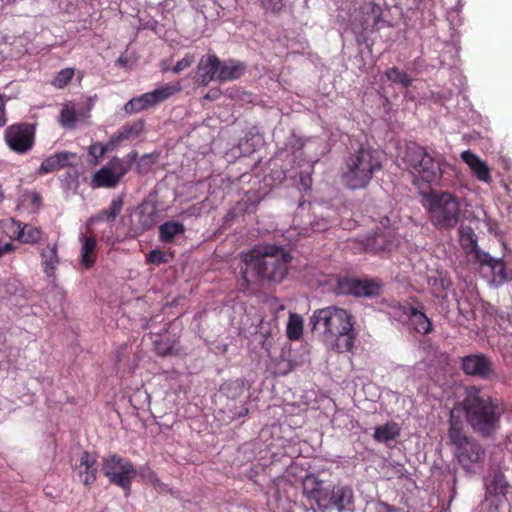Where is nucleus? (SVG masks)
Masks as SVG:
<instances>
[{
  "label": "nucleus",
  "instance_id": "obj_8",
  "mask_svg": "<svg viewBox=\"0 0 512 512\" xmlns=\"http://www.w3.org/2000/svg\"><path fill=\"white\" fill-rule=\"evenodd\" d=\"M428 216L431 223L440 230H450L460 219V205L449 192L432 191L427 195Z\"/></svg>",
  "mask_w": 512,
  "mask_h": 512
},
{
  "label": "nucleus",
  "instance_id": "obj_35",
  "mask_svg": "<svg viewBox=\"0 0 512 512\" xmlns=\"http://www.w3.org/2000/svg\"><path fill=\"white\" fill-rule=\"evenodd\" d=\"M74 74V68H64L56 74L51 83L54 87L63 89L71 82Z\"/></svg>",
  "mask_w": 512,
  "mask_h": 512
},
{
  "label": "nucleus",
  "instance_id": "obj_2",
  "mask_svg": "<svg viewBox=\"0 0 512 512\" xmlns=\"http://www.w3.org/2000/svg\"><path fill=\"white\" fill-rule=\"evenodd\" d=\"M302 487L304 497L321 511L335 509L344 512L353 508L355 494L349 484L338 482L332 485L315 474H308L302 481Z\"/></svg>",
  "mask_w": 512,
  "mask_h": 512
},
{
  "label": "nucleus",
  "instance_id": "obj_42",
  "mask_svg": "<svg viewBox=\"0 0 512 512\" xmlns=\"http://www.w3.org/2000/svg\"><path fill=\"white\" fill-rule=\"evenodd\" d=\"M140 222L142 227L146 229L152 228L156 224V209L152 208L151 212H149L147 215L142 211Z\"/></svg>",
  "mask_w": 512,
  "mask_h": 512
},
{
  "label": "nucleus",
  "instance_id": "obj_47",
  "mask_svg": "<svg viewBox=\"0 0 512 512\" xmlns=\"http://www.w3.org/2000/svg\"><path fill=\"white\" fill-rule=\"evenodd\" d=\"M92 105L88 104L86 108H82L77 111V122L86 121L90 117Z\"/></svg>",
  "mask_w": 512,
  "mask_h": 512
},
{
  "label": "nucleus",
  "instance_id": "obj_38",
  "mask_svg": "<svg viewBox=\"0 0 512 512\" xmlns=\"http://www.w3.org/2000/svg\"><path fill=\"white\" fill-rule=\"evenodd\" d=\"M365 512H399V509L385 502L378 501L369 503L366 506Z\"/></svg>",
  "mask_w": 512,
  "mask_h": 512
},
{
  "label": "nucleus",
  "instance_id": "obj_11",
  "mask_svg": "<svg viewBox=\"0 0 512 512\" xmlns=\"http://www.w3.org/2000/svg\"><path fill=\"white\" fill-rule=\"evenodd\" d=\"M4 137L12 151L24 154L34 145L35 128L27 123L13 124L6 128Z\"/></svg>",
  "mask_w": 512,
  "mask_h": 512
},
{
  "label": "nucleus",
  "instance_id": "obj_34",
  "mask_svg": "<svg viewBox=\"0 0 512 512\" xmlns=\"http://www.w3.org/2000/svg\"><path fill=\"white\" fill-rule=\"evenodd\" d=\"M59 123L66 129H74L77 124V110L68 104L63 105L60 111Z\"/></svg>",
  "mask_w": 512,
  "mask_h": 512
},
{
  "label": "nucleus",
  "instance_id": "obj_14",
  "mask_svg": "<svg viewBox=\"0 0 512 512\" xmlns=\"http://www.w3.org/2000/svg\"><path fill=\"white\" fill-rule=\"evenodd\" d=\"M389 10V6L385 1L370 0L364 2L360 7L362 18V28L364 30L377 31L388 25L385 13Z\"/></svg>",
  "mask_w": 512,
  "mask_h": 512
},
{
  "label": "nucleus",
  "instance_id": "obj_22",
  "mask_svg": "<svg viewBox=\"0 0 512 512\" xmlns=\"http://www.w3.org/2000/svg\"><path fill=\"white\" fill-rule=\"evenodd\" d=\"M461 159L469 166L473 175L484 183H491V171L485 161L481 160L478 155L467 150L461 153Z\"/></svg>",
  "mask_w": 512,
  "mask_h": 512
},
{
  "label": "nucleus",
  "instance_id": "obj_7",
  "mask_svg": "<svg viewBox=\"0 0 512 512\" xmlns=\"http://www.w3.org/2000/svg\"><path fill=\"white\" fill-rule=\"evenodd\" d=\"M448 437L454 446V455L467 472H474L476 466H481L485 459V449L479 441L464 434L462 425L453 419L451 412Z\"/></svg>",
  "mask_w": 512,
  "mask_h": 512
},
{
  "label": "nucleus",
  "instance_id": "obj_18",
  "mask_svg": "<svg viewBox=\"0 0 512 512\" xmlns=\"http://www.w3.org/2000/svg\"><path fill=\"white\" fill-rule=\"evenodd\" d=\"M77 475L86 488H90L97 480L98 459L97 455L83 451L79 463L75 466Z\"/></svg>",
  "mask_w": 512,
  "mask_h": 512
},
{
  "label": "nucleus",
  "instance_id": "obj_15",
  "mask_svg": "<svg viewBox=\"0 0 512 512\" xmlns=\"http://www.w3.org/2000/svg\"><path fill=\"white\" fill-rule=\"evenodd\" d=\"M337 289L342 294L372 298L380 295L381 285L375 280L343 277L338 280Z\"/></svg>",
  "mask_w": 512,
  "mask_h": 512
},
{
  "label": "nucleus",
  "instance_id": "obj_6",
  "mask_svg": "<svg viewBox=\"0 0 512 512\" xmlns=\"http://www.w3.org/2000/svg\"><path fill=\"white\" fill-rule=\"evenodd\" d=\"M405 168L413 175V183L419 188L439 185L445 159L435 151L416 143L408 144L402 156Z\"/></svg>",
  "mask_w": 512,
  "mask_h": 512
},
{
  "label": "nucleus",
  "instance_id": "obj_43",
  "mask_svg": "<svg viewBox=\"0 0 512 512\" xmlns=\"http://www.w3.org/2000/svg\"><path fill=\"white\" fill-rule=\"evenodd\" d=\"M147 262L154 264V265H160L162 263H166L167 259L161 250L155 249L149 252L147 255Z\"/></svg>",
  "mask_w": 512,
  "mask_h": 512
},
{
  "label": "nucleus",
  "instance_id": "obj_33",
  "mask_svg": "<svg viewBox=\"0 0 512 512\" xmlns=\"http://www.w3.org/2000/svg\"><path fill=\"white\" fill-rule=\"evenodd\" d=\"M286 334L290 340L295 341L300 339L303 334V319L300 315L296 313L290 314Z\"/></svg>",
  "mask_w": 512,
  "mask_h": 512
},
{
  "label": "nucleus",
  "instance_id": "obj_48",
  "mask_svg": "<svg viewBox=\"0 0 512 512\" xmlns=\"http://www.w3.org/2000/svg\"><path fill=\"white\" fill-rule=\"evenodd\" d=\"M7 123V117L5 112V101L2 95H0V127L5 126Z\"/></svg>",
  "mask_w": 512,
  "mask_h": 512
},
{
  "label": "nucleus",
  "instance_id": "obj_9",
  "mask_svg": "<svg viewBox=\"0 0 512 512\" xmlns=\"http://www.w3.org/2000/svg\"><path fill=\"white\" fill-rule=\"evenodd\" d=\"M101 470L111 484L123 489L128 497L132 491V481L137 476V470L132 462L113 453L102 458Z\"/></svg>",
  "mask_w": 512,
  "mask_h": 512
},
{
  "label": "nucleus",
  "instance_id": "obj_26",
  "mask_svg": "<svg viewBox=\"0 0 512 512\" xmlns=\"http://www.w3.org/2000/svg\"><path fill=\"white\" fill-rule=\"evenodd\" d=\"M218 74L219 81H233L239 79L245 72V65L234 60L220 61Z\"/></svg>",
  "mask_w": 512,
  "mask_h": 512
},
{
  "label": "nucleus",
  "instance_id": "obj_12",
  "mask_svg": "<svg viewBox=\"0 0 512 512\" xmlns=\"http://www.w3.org/2000/svg\"><path fill=\"white\" fill-rule=\"evenodd\" d=\"M128 172V166L119 158L112 159L108 165L95 172L91 179L93 188L116 187L121 178Z\"/></svg>",
  "mask_w": 512,
  "mask_h": 512
},
{
  "label": "nucleus",
  "instance_id": "obj_16",
  "mask_svg": "<svg viewBox=\"0 0 512 512\" xmlns=\"http://www.w3.org/2000/svg\"><path fill=\"white\" fill-rule=\"evenodd\" d=\"M401 311L400 318L404 317L408 320L410 327L418 334L428 335L433 330V324L430 318L424 311L422 303H417L416 306L410 303H403L399 305Z\"/></svg>",
  "mask_w": 512,
  "mask_h": 512
},
{
  "label": "nucleus",
  "instance_id": "obj_50",
  "mask_svg": "<svg viewBox=\"0 0 512 512\" xmlns=\"http://www.w3.org/2000/svg\"><path fill=\"white\" fill-rule=\"evenodd\" d=\"M15 247L12 243L8 242L3 245L0 244V258L4 256L5 254H8L12 251H14Z\"/></svg>",
  "mask_w": 512,
  "mask_h": 512
},
{
  "label": "nucleus",
  "instance_id": "obj_13",
  "mask_svg": "<svg viewBox=\"0 0 512 512\" xmlns=\"http://www.w3.org/2000/svg\"><path fill=\"white\" fill-rule=\"evenodd\" d=\"M461 368L466 375L491 380L497 377L494 363L485 354L477 353L462 357Z\"/></svg>",
  "mask_w": 512,
  "mask_h": 512
},
{
  "label": "nucleus",
  "instance_id": "obj_21",
  "mask_svg": "<svg viewBox=\"0 0 512 512\" xmlns=\"http://www.w3.org/2000/svg\"><path fill=\"white\" fill-rule=\"evenodd\" d=\"M10 230L15 239L24 244H36L42 238V230L31 224L11 219Z\"/></svg>",
  "mask_w": 512,
  "mask_h": 512
},
{
  "label": "nucleus",
  "instance_id": "obj_5",
  "mask_svg": "<svg viewBox=\"0 0 512 512\" xmlns=\"http://www.w3.org/2000/svg\"><path fill=\"white\" fill-rule=\"evenodd\" d=\"M463 409L467 423L482 437H490L500 427L502 411L492 397L472 386L466 389Z\"/></svg>",
  "mask_w": 512,
  "mask_h": 512
},
{
  "label": "nucleus",
  "instance_id": "obj_46",
  "mask_svg": "<svg viewBox=\"0 0 512 512\" xmlns=\"http://www.w3.org/2000/svg\"><path fill=\"white\" fill-rule=\"evenodd\" d=\"M300 184L304 190H309L312 185V177L309 173L301 172L299 175Z\"/></svg>",
  "mask_w": 512,
  "mask_h": 512
},
{
  "label": "nucleus",
  "instance_id": "obj_37",
  "mask_svg": "<svg viewBox=\"0 0 512 512\" xmlns=\"http://www.w3.org/2000/svg\"><path fill=\"white\" fill-rule=\"evenodd\" d=\"M195 62V55L192 53H186L184 57L177 61V63L172 67V72L174 74H179L183 70L190 67Z\"/></svg>",
  "mask_w": 512,
  "mask_h": 512
},
{
  "label": "nucleus",
  "instance_id": "obj_30",
  "mask_svg": "<svg viewBox=\"0 0 512 512\" xmlns=\"http://www.w3.org/2000/svg\"><path fill=\"white\" fill-rule=\"evenodd\" d=\"M475 260L481 266H488L494 272H498L499 274L503 273L505 270V264L501 259H496L492 257L489 253L482 251L479 247L476 248V251H473Z\"/></svg>",
  "mask_w": 512,
  "mask_h": 512
},
{
  "label": "nucleus",
  "instance_id": "obj_39",
  "mask_svg": "<svg viewBox=\"0 0 512 512\" xmlns=\"http://www.w3.org/2000/svg\"><path fill=\"white\" fill-rule=\"evenodd\" d=\"M154 349L155 352L160 356H168L172 354L173 345L169 341H164L162 339L154 340Z\"/></svg>",
  "mask_w": 512,
  "mask_h": 512
},
{
  "label": "nucleus",
  "instance_id": "obj_27",
  "mask_svg": "<svg viewBox=\"0 0 512 512\" xmlns=\"http://www.w3.org/2000/svg\"><path fill=\"white\" fill-rule=\"evenodd\" d=\"M82 247H81V264L86 268H91L96 261V248L97 242L94 236H82Z\"/></svg>",
  "mask_w": 512,
  "mask_h": 512
},
{
  "label": "nucleus",
  "instance_id": "obj_40",
  "mask_svg": "<svg viewBox=\"0 0 512 512\" xmlns=\"http://www.w3.org/2000/svg\"><path fill=\"white\" fill-rule=\"evenodd\" d=\"M123 208V198L122 196H115L109 207L107 208L110 218L116 219V217L120 214Z\"/></svg>",
  "mask_w": 512,
  "mask_h": 512
},
{
  "label": "nucleus",
  "instance_id": "obj_41",
  "mask_svg": "<svg viewBox=\"0 0 512 512\" xmlns=\"http://www.w3.org/2000/svg\"><path fill=\"white\" fill-rule=\"evenodd\" d=\"M123 110L126 114H133V113H137V112H140V111H143L145 110L144 107H142V103H141V100L138 97H135V98H132L131 100H129L127 103H125L124 107H123Z\"/></svg>",
  "mask_w": 512,
  "mask_h": 512
},
{
  "label": "nucleus",
  "instance_id": "obj_45",
  "mask_svg": "<svg viewBox=\"0 0 512 512\" xmlns=\"http://www.w3.org/2000/svg\"><path fill=\"white\" fill-rule=\"evenodd\" d=\"M90 221L91 222H108V223H111V222H114L115 219L114 218H110L107 209H103L97 215L91 217Z\"/></svg>",
  "mask_w": 512,
  "mask_h": 512
},
{
  "label": "nucleus",
  "instance_id": "obj_23",
  "mask_svg": "<svg viewBox=\"0 0 512 512\" xmlns=\"http://www.w3.org/2000/svg\"><path fill=\"white\" fill-rule=\"evenodd\" d=\"M486 492L491 496L503 495L508 491V482L504 473L499 468H491L484 477Z\"/></svg>",
  "mask_w": 512,
  "mask_h": 512
},
{
  "label": "nucleus",
  "instance_id": "obj_10",
  "mask_svg": "<svg viewBox=\"0 0 512 512\" xmlns=\"http://www.w3.org/2000/svg\"><path fill=\"white\" fill-rule=\"evenodd\" d=\"M380 224L381 227H378L373 233L365 237L363 247L366 252L378 254L391 251L398 246V235L396 230L389 226L390 219L384 217Z\"/></svg>",
  "mask_w": 512,
  "mask_h": 512
},
{
  "label": "nucleus",
  "instance_id": "obj_36",
  "mask_svg": "<svg viewBox=\"0 0 512 512\" xmlns=\"http://www.w3.org/2000/svg\"><path fill=\"white\" fill-rule=\"evenodd\" d=\"M144 129V122L137 121L134 124L124 125L118 134L119 140H127L131 137L138 136Z\"/></svg>",
  "mask_w": 512,
  "mask_h": 512
},
{
  "label": "nucleus",
  "instance_id": "obj_17",
  "mask_svg": "<svg viewBox=\"0 0 512 512\" xmlns=\"http://www.w3.org/2000/svg\"><path fill=\"white\" fill-rule=\"evenodd\" d=\"M220 59L215 53L202 55L197 65L195 82L200 86H208L213 80H218Z\"/></svg>",
  "mask_w": 512,
  "mask_h": 512
},
{
  "label": "nucleus",
  "instance_id": "obj_32",
  "mask_svg": "<svg viewBox=\"0 0 512 512\" xmlns=\"http://www.w3.org/2000/svg\"><path fill=\"white\" fill-rule=\"evenodd\" d=\"M386 78L392 83L398 84L404 88L411 86L413 79L405 71L393 66L385 71Z\"/></svg>",
  "mask_w": 512,
  "mask_h": 512
},
{
  "label": "nucleus",
  "instance_id": "obj_31",
  "mask_svg": "<svg viewBox=\"0 0 512 512\" xmlns=\"http://www.w3.org/2000/svg\"><path fill=\"white\" fill-rule=\"evenodd\" d=\"M400 431L395 423H386L385 425L378 426L374 431V438L378 442L386 443L388 441L394 440Z\"/></svg>",
  "mask_w": 512,
  "mask_h": 512
},
{
  "label": "nucleus",
  "instance_id": "obj_19",
  "mask_svg": "<svg viewBox=\"0 0 512 512\" xmlns=\"http://www.w3.org/2000/svg\"><path fill=\"white\" fill-rule=\"evenodd\" d=\"M180 91H182V85L181 81L178 80L176 82L166 83L151 92L144 93L140 95L139 98L141 100L142 107L146 110L166 101Z\"/></svg>",
  "mask_w": 512,
  "mask_h": 512
},
{
  "label": "nucleus",
  "instance_id": "obj_20",
  "mask_svg": "<svg viewBox=\"0 0 512 512\" xmlns=\"http://www.w3.org/2000/svg\"><path fill=\"white\" fill-rule=\"evenodd\" d=\"M76 158V153L69 151H61L54 153L42 161L39 167V174H49L60 169H63L67 166H70L72 165V162L76 160Z\"/></svg>",
  "mask_w": 512,
  "mask_h": 512
},
{
  "label": "nucleus",
  "instance_id": "obj_28",
  "mask_svg": "<svg viewBox=\"0 0 512 512\" xmlns=\"http://www.w3.org/2000/svg\"><path fill=\"white\" fill-rule=\"evenodd\" d=\"M186 228L178 221H166L159 226V239L164 243H172L178 235H183Z\"/></svg>",
  "mask_w": 512,
  "mask_h": 512
},
{
  "label": "nucleus",
  "instance_id": "obj_29",
  "mask_svg": "<svg viewBox=\"0 0 512 512\" xmlns=\"http://www.w3.org/2000/svg\"><path fill=\"white\" fill-rule=\"evenodd\" d=\"M458 233L459 242L464 252L470 255L473 251H476V248L479 246L473 228L468 225H461L458 229Z\"/></svg>",
  "mask_w": 512,
  "mask_h": 512
},
{
  "label": "nucleus",
  "instance_id": "obj_24",
  "mask_svg": "<svg viewBox=\"0 0 512 512\" xmlns=\"http://www.w3.org/2000/svg\"><path fill=\"white\" fill-rule=\"evenodd\" d=\"M41 265L47 278H55L57 266L60 264L57 244H48L40 251Z\"/></svg>",
  "mask_w": 512,
  "mask_h": 512
},
{
  "label": "nucleus",
  "instance_id": "obj_49",
  "mask_svg": "<svg viewBox=\"0 0 512 512\" xmlns=\"http://www.w3.org/2000/svg\"><path fill=\"white\" fill-rule=\"evenodd\" d=\"M221 95V90L218 88H214L208 91V93L203 97L205 100L214 101L218 99Z\"/></svg>",
  "mask_w": 512,
  "mask_h": 512
},
{
  "label": "nucleus",
  "instance_id": "obj_4",
  "mask_svg": "<svg viewBox=\"0 0 512 512\" xmlns=\"http://www.w3.org/2000/svg\"><path fill=\"white\" fill-rule=\"evenodd\" d=\"M382 169L379 151L360 145L351 149L344 158L341 168V181L351 190L365 189L374 175Z\"/></svg>",
  "mask_w": 512,
  "mask_h": 512
},
{
  "label": "nucleus",
  "instance_id": "obj_44",
  "mask_svg": "<svg viewBox=\"0 0 512 512\" xmlns=\"http://www.w3.org/2000/svg\"><path fill=\"white\" fill-rule=\"evenodd\" d=\"M88 152H89V155H91L92 157H94L96 159V161H98L106 153V146L103 145L102 143L97 142V143L90 145Z\"/></svg>",
  "mask_w": 512,
  "mask_h": 512
},
{
  "label": "nucleus",
  "instance_id": "obj_3",
  "mask_svg": "<svg viewBox=\"0 0 512 512\" xmlns=\"http://www.w3.org/2000/svg\"><path fill=\"white\" fill-rule=\"evenodd\" d=\"M313 329H322L325 336L334 338L333 349L338 353L354 348L356 333L354 316L346 309L328 306L316 310L310 319Z\"/></svg>",
  "mask_w": 512,
  "mask_h": 512
},
{
  "label": "nucleus",
  "instance_id": "obj_25",
  "mask_svg": "<svg viewBox=\"0 0 512 512\" xmlns=\"http://www.w3.org/2000/svg\"><path fill=\"white\" fill-rule=\"evenodd\" d=\"M431 294L441 299L442 301H448V290L452 285L451 279L443 273H437L436 276H432L428 280Z\"/></svg>",
  "mask_w": 512,
  "mask_h": 512
},
{
  "label": "nucleus",
  "instance_id": "obj_1",
  "mask_svg": "<svg viewBox=\"0 0 512 512\" xmlns=\"http://www.w3.org/2000/svg\"><path fill=\"white\" fill-rule=\"evenodd\" d=\"M292 255L281 245L259 244L240 256V273L247 289L281 283L287 276Z\"/></svg>",
  "mask_w": 512,
  "mask_h": 512
}]
</instances>
